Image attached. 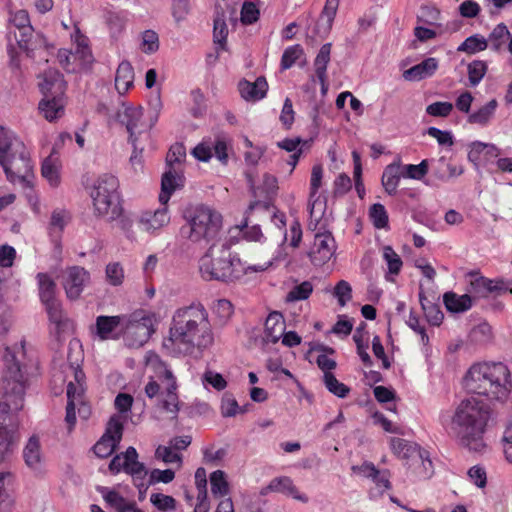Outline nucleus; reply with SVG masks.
Returning <instances> with one entry per match:
<instances>
[{"label": "nucleus", "mask_w": 512, "mask_h": 512, "mask_svg": "<svg viewBox=\"0 0 512 512\" xmlns=\"http://www.w3.org/2000/svg\"><path fill=\"white\" fill-rule=\"evenodd\" d=\"M323 382L327 390L339 398H345L350 392V388L339 382L333 373H325Z\"/></svg>", "instance_id": "nucleus-44"}, {"label": "nucleus", "mask_w": 512, "mask_h": 512, "mask_svg": "<svg viewBox=\"0 0 512 512\" xmlns=\"http://www.w3.org/2000/svg\"><path fill=\"white\" fill-rule=\"evenodd\" d=\"M123 320H125L124 315L98 316L95 323L96 335L101 340L117 339L116 331L119 327L122 329Z\"/></svg>", "instance_id": "nucleus-20"}, {"label": "nucleus", "mask_w": 512, "mask_h": 512, "mask_svg": "<svg viewBox=\"0 0 512 512\" xmlns=\"http://www.w3.org/2000/svg\"><path fill=\"white\" fill-rule=\"evenodd\" d=\"M438 69V60L430 57L424 59L421 63L412 66L403 72V77L407 81H420L431 77Z\"/></svg>", "instance_id": "nucleus-24"}, {"label": "nucleus", "mask_w": 512, "mask_h": 512, "mask_svg": "<svg viewBox=\"0 0 512 512\" xmlns=\"http://www.w3.org/2000/svg\"><path fill=\"white\" fill-rule=\"evenodd\" d=\"M390 446L394 454L407 461L422 462L425 465L424 454L426 451L413 442L402 438H391Z\"/></svg>", "instance_id": "nucleus-17"}, {"label": "nucleus", "mask_w": 512, "mask_h": 512, "mask_svg": "<svg viewBox=\"0 0 512 512\" xmlns=\"http://www.w3.org/2000/svg\"><path fill=\"white\" fill-rule=\"evenodd\" d=\"M24 356L23 344L6 347L3 355L4 368L0 379V462L12 456L19 441L17 414L24 406L28 385L21 366Z\"/></svg>", "instance_id": "nucleus-1"}, {"label": "nucleus", "mask_w": 512, "mask_h": 512, "mask_svg": "<svg viewBox=\"0 0 512 512\" xmlns=\"http://www.w3.org/2000/svg\"><path fill=\"white\" fill-rule=\"evenodd\" d=\"M383 259L387 263L390 274H399L403 262L391 246H385L383 248Z\"/></svg>", "instance_id": "nucleus-50"}, {"label": "nucleus", "mask_w": 512, "mask_h": 512, "mask_svg": "<svg viewBox=\"0 0 512 512\" xmlns=\"http://www.w3.org/2000/svg\"><path fill=\"white\" fill-rule=\"evenodd\" d=\"M66 394L68 401L66 406L65 421L68 424L69 431H71L76 423L75 406L77 403L81 402V389H76L74 388L73 383H68Z\"/></svg>", "instance_id": "nucleus-35"}, {"label": "nucleus", "mask_w": 512, "mask_h": 512, "mask_svg": "<svg viewBox=\"0 0 512 512\" xmlns=\"http://www.w3.org/2000/svg\"><path fill=\"white\" fill-rule=\"evenodd\" d=\"M59 64L67 72H77V65L73 61L72 50L60 49L57 54Z\"/></svg>", "instance_id": "nucleus-60"}, {"label": "nucleus", "mask_w": 512, "mask_h": 512, "mask_svg": "<svg viewBox=\"0 0 512 512\" xmlns=\"http://www.w3.org/2000/svg\"><path fill=\"white\" fill-rule=\"evenodd\" d=\"M228 35V28L223 17H216L214 19L213 36L214 42L222 49L225 48L226 38Z\"/></svg>", "instance_id": "nucleus-54"}, {"label": "nucleus", "mask_w": 512, "mask_h": 512, "mask_svg": "<svg viewBox=\"0 0 512 512\" xmlns=\"http://www.w3.org/2000/svg\"><path fill=\"white\" fill-rule=\"evenodd\" d=\"M122 435L123 423L120 416L114 415L107 423L105 433L93 447L95 455L99 458H106L110 456L120 443Z\"/></svg>", "instance_id": "nucleus-13"}, {"label": "nucleus", "mask_w": 512, "mask_h": 512, "mask_svg": "<svg viewBox=\"0 0 512 512\" xmlns=\"http://www.w3.org/2000/svg\"><path fill=\"white\" fill-rule=\"evenodd\" d=\"M73 61L77 65V71L91 67L94 58L87 44V39L80 35L76 37V47L72 51Z\"/></svg>", "instance_id": "nucleus-29"}, {"label": "nucleus", "mask_w": 512, "mask_h": 512, "mask_svg": "<svg viewBox=\"0 0 512 512\" xmlns=\"http://www.w3.org/2000/svg\"><path fill=\"white\" fill-rule=\"evenodd\" d=\"M510 36V33L505 24H498L490 33L488 37V45L494 51H500L504 44L506 43L507 38Z\"/></svg>", "instance_id": "nucleus-42"}, {"label": "nucleus", "mask_w": 512, "mask_h": 512, "mask_svg": "<svg viewBox=\"0 0 512 512\" xmlns=\"http://www.w3.org/2000/svg\"><path fill=\"white\" fill-rule=\"evenodd\" d=\"M163 103L159 92L152 94L148 101V118L146 127H154L158 122Z\"/></svg>", "instance_id": "nucleus-45"}, {"label": "nucleus", "mask_w": 512, "mask_h": 512, "mask_svg": "<svg viewBox=\"0 0 512 512\" xmlns=\"http://www.w3.org/2000/svg\"><path fill=\"white\" fill-rule=\"evenodd\" d=\"M214 342L209 313L201 303H192L178 308L172 317L169 336L163 347L170 353L192 354L195 349L203 351Z\"/></svg>", "instance_id": "nucleus-2"}, {"label": "nucleus", "mask_w": 512, "mask_h": 512, "mask_svg": "<svg viewBox=\"0 0 512 512\" xmlns=\"http://www.w3.org/2000/svg\"><path fill=\"white\" fill-rule=\"evenodd\" d=\"M143 108L138 107H124L117 113L118 121L124 125L129 133V142L132 144L136 143V134L151 130L153 127H146L147 120L143 121Z\"/></svg>", "instance_id": "nucleus-15"}, {"label": "nucleus", "mask_w": 512, "mask_h": 512, "mask_svg": "<svg viewBox=\"0 0 512 512\" xmlns=\"http://www.w3.org/2000/svg\"><path fill=\"white\" fill-rule=\"evenodd\" d=\"M303 53V48L299 44L287 47L281 57L282 70L291 68Z\"/></svg>", "instance_id": "nucleus-48"}, {"label": "nucleus", "mask_w": 512, "mask_h": 512, "mask_svg": "<svg viewBox=\"0 0 512 512\" xmlns=\"http://www.w3.org/2000/svg\"><path fill=\"white\" fill-rule=\"evenodd\" d=\"M285 331V320L280 312H271L265 321L263 340L266 343H277Z\"/></svg>", "instance_id": "nucleus-22"}, {"label": "nucleus", "mask_w": 512, "mask_h": 512, "mask_svg": "<svg viewBox=\"0 0 512 512\" xmlns=\"http://www.w3.org/2000/svg\"><path fill=\"white\" fill-rule=\"evenodd\" d=\"M119 181L111 174H103L95 181L90 196L97 215L112 221L121 215L118 193Z\"/></svg>", "instance_id": "nucleus-8"}, {"label": "nucleus", "mask_w": 512, "mask_h": 512, "mask_svg": "<svg viewBox=\"0 0 512 512\" xmlns=\"http://www.w3.org/2000/svg\"><path fill=\"white\" fill-rule=\"evenodd\" d=\"M490 418V407L474 397L457 406L451 421V430L461 445L480 452L485 447L483 434Z\"/></svg>", "instance_id": "nucleus-3"}, {"label": "nucleus", "mask_w": 512, "mask_h": 512, "mask_svg": "<svg viewBox=\"0 0 512 512\" xmlns=\"http://www.w3.org/2000/svg\"><path fill=\"white\" fill-rule=\"evenodd\" d=\"M134 69L130 62L122 61L116 71L115 88L119 94H125L133 86Z\"/></svg>", "instance_id": "nucleus-31"}, {"label": "nucleus", "mask_w": 512, "mask_h": 512, "mask_svg": "<svg viewBox=\"0 0 512 512\" xmlns=\"http://www.w3.org/2000/svg\"><path fill=\"white\" fill-rule=\"evenodd\" d=\"M488 47V40L480 34L469 36L457 48L459 52H466L468 54H475L484 51Z\"/></svg>", "instance_id": "nucleus-40"}, {"label": "nucleus", "mask_w": 512, "mask_h": 512, "mask_svg": "<svg viewBox=\"0 0 512 512\" xmlns=\"http://www.w3.org/2000/svg\"><path fill=\"white\" fill-rule=\"evenodd\" d=\"M186 155L185 148L181 144L173 145L167 154L166 164L172 167L175 163H180Z\"/></svg>", "instance_id": "nucleus-64"}, {"label": "nucleus", "mask_w": 512, "mask_h": 512, "mask_svg": "<svg viewBox=\"0 0 512 512\" xmlns=\"http://www.w3.org/2000/svg\"><path fill=\"white\" fill-rule=\"evenodd\" d=\"M60 160L54 151L46 157L41 165V174L51 187H58L60 184Z\"/></svg>", "instance_id": "nucleus-28"}, {"label": "nucleus", "mask_w": 512, "mask_h": 512, "mask_svg": "<svg viewBox=\"0 0 512 512\" xmlns=\"http://www.w3.org/2000/svg\"><path fill=\"white\" fill-rule=\"evenodd\" d=\"M142 46L145 53H153L159 48L158 35L152 30H146L142 35Z\"/></svg>", "instance_id": "nucleus-61"}, {"label": "nucleus", "mask_w": 512, "mask_h": 512, "mask_svg": "<svg viewBox=\"0 0 512 512\" xmlns=\"http://www.w3.org/2000/svg\"><path fill=\"white\" fill-rule=\"evenodd\" d=\"M270 491L279 492L291 496L295 500L307 503L309 498L306 494L299 492L293 481L289 477H277L268 484Z\"/></svg>", "instance_id": "nucleus-26"}, {"label": "nucleus", "mask_w": 512, "mask_h": 512, "mask_svg": "<svg viewBox=\"0 0 512 512\" xmlns=\"http://www.w3.org/2000/svg\"><path fill=\"white\" fill-rule=\"evenodd\" d=\"M180 180V176L172 169V167H169V170L163 174L161 180V192L159 194V201L161 204H167L172 193L180 185Z\"/></svg>", "instance_id": "nucleus-32"}, {"label": "nucleus", "mask_w": 512, "mask_h": 512, "mask_svg": "<svg viewBox=\"0 0 512 512\" xmlns=\"http://www.w3.org/2000/svg\"><path fill=\"white\" fill-rule=\"evenodd\" d=\"M443 302L446 309L450 312H465L472 306V298L468 294L458 296L454 292H446L443 295Z\"/></svg>", "instance_id": "nucleus-33"}, {"label": "nucleus", "mask_w": 512, "mask_h": 512, "mask_svg": "<svg viewBox=\"0 0 512 512\" xmlns=\"http://www.w3.org/2000/svg\"><path fill=\"white\" fill-rule=\"evenodd\" d=\"M150 502L160 511L168 512L176 509V500L169 495L162 493H153L150 496Z\"/></svg>", "instance_id": "nucleus-51"}, {"label": "nucleus", "mask_w": 512, "mask_h": 512, "mask_svg": "<svg viewBox=\"0 0 512 512\" xmlns=\"http://www.w3.org/2000/svg\"><path fill=\"white\" fill-rule=\"evenodd\" d=\"M330 53H331V43H326L321 46L315 60H314V68L316 77L318 78L320 83L324 84V81L327 79V66L330 62Z\"/></svg>", "instance_id": "nucleus-38"}, {"label": "nucleus", "mask_w": 512, "mask_h": 512, "mask_svg": "<svg viewBox=\"0 0 512 512\" xmlns=\"http://www.w3.org/2000/svg\"><path fill=\"white\" fill-rule=\"evenodd\" d=\"M498 107L496 99L490 100L484 106L480 107L477 111L473 112L468 117V122L471 124H478L485 126L494 117L495 111Z\"/></svg>", "instance_id": "nucleus-36"}, {"label": "nucleus", "mask_w": 512, "mask_h": 512, "mask_svg": "<svg viewBox=\"0 0 512 512\" xmlns=\"http://www.w3.org/2000/svg\"><path fill=\"white\" fill-rule=\"evenodd\" d=\"M419 301L427 321L434 326H439L444 318L440 306L430 301L422 292L419 293Z\"/></svg>", "instance_id": "nucleus-37"}, {"label": "nucleus", "mask_w": 512, "mask_h": 512, "mask_svg": "<svg viewBox=\"0 0 512 512\" xmlns=\"http://www.w3.org/2000/svg\"><path fill=\"white\" fill-rule=\"evenodd\" d=\"M163 382L166 385L165 392L159 396L158 406L175 419L180 410V401L177 395V383L171 370L165 368L163 372Z\"/></svg>", "instance_id": "nucleus-16"}, {"label": "nucleus", "mask_w": 512, "mask_h": 512, "mask_svg": "<svg viewBox=\"0 0 512 512\" xmlns=\"http://www.w3.org/2000/svg\"><path fill=\"white\" fill-rule=\"evenodd\" d=\"M245 410L240 409L236 399L229 395H225L221 402V414L224 417H233L238 412L243 413Z\"/></svg>", "instance_id": "nucleus-59"}, {"label": "nucleus", "mask_w": 512, "mask_h": 512, "mask_svg": "<svg viewBox=\"0 0 512 512\" xmlns=\"http://www.w3.org/2000/svg\"><path fill=\"white\" fill-rule=\"evenodd\" d=\"M401 169L402 177L421 180L428 172V160H422L418 165L407 164Z\"/></svg>", "instance_id": "nucleus-47"}, {"label": "nucleus", "mask_w": 512, "mask_h": 512, "mask_svg": "<svg viewBox=\"0 0 512 512\" xmlns=\"http://www.w3.org/2000/svg\"><path fill=\"white\" fill-rule=\"evenodd\" d=\"M336 242L331 232L316 233L308 256L314 266H323L336 252Z\"/></svg>", "instance_id": "nucleus-14"}, {"label": "nucleus", "mask_w": 512, "mask_h": 512, "mask_svg": "<svg viewBox=\"0 0 512 512\" xmlns=\"http://www.w3.org/2000/svg\"><path fill=\"white\" fill-rule=\"evenodd\" d=\"M468 392L504 401L511 391L510 371L501 362L473 365L465 377Z\"/></svg>", "instance_id": "nucleus-4"}, {"label": "nucleus", "mask_w": 512, "mask_h": 512, "mask_svg": "<svg viewBox=\"0 0 512 512\" xmlns=\"http://www.w3.org/2000/svg\"><path fill=\"white\" fill-rule=\"evenodd\" d=\"M89 283L90 273L84 267L69 266L61 273V285L66 297L71 301L78 300Z\"/></svg>", "instance_id": "nucleus-12"}, {"label": "nucleus", "mask_w": 512, "mask_h": 512, "mask_svg": "<svg viewBox=\"0 0 512 512\" xmlns=\"http://www.w3.org/2000/svg\"><path fill=\"white\" fill-rule=\"evenodd\" d=\"M0 165L11 183H25L33 173L29 149L13 131L3 126H0Z\"/></svg>", "instance_id": "nucleus-5"}, {"label": "nucleus", "mask_w": 512, "mask_h": 512, "mask_svg": "<svg viewBox=\"0 0 512 512\" xmlns=\"http://www.w3.org/2000/svg\"><path fill=\"white\" fill-rule=\"evenodd\" d=\"M313 291V286L309 281H304L296 285L287 295L290 301H299L307 299Z\"/></svg>", "instance_id": "nucleus-55"}, {"label": "nucleus", "mask_w": 512, "mask_h": 512, "mask_svg": "<svg viewBox=\"0 0 512 512\" xmlns=\"http://www.w3.org/2000/svg\"><path fill=\"white\" fill-rule=\"evenodd\" d=\"M400 160H397L384 169L382 174V185L385 191L389 195H395L397 192V187L400 182V178L402 177V171Z\"/></svg>", "instance_id": "nucleus-30"}, {"label": "nucleus", "mask_w": 512, "mask_h": 512, "mask_svg": "<svg viewBox=\"0 0 512 512\" xmlns=\"http://www.w3.org/2000/svg\"><path fill=\"white\" fill-rule=\"evenodd\" d=\"M334 296L338 299L340 306H345L352 298L351 285L345 280L339 281L334 288Z\"/></svg>", "instance_id": "nucleus-57"}, {"label": "nucleus", "mask_w": 512, "mask_h": 512, "mask_svg": "<svg viewBox=\"0 0 512 512\" xmlns=\"http://www.w3.org/2000/svg\"><path fill=\"white\" fill-rule=\"evenodd\" d=\"M487 71L484 61L474 60L468 65V78L471 86H476L483 79Z\"/></svg>", "instance_id": "nucleus-49"}, {"label": "nucleus", "mask_w": 512, "mask_h": 512, "mask_svg": "<svg viewBox=\"0 0 512 512\" xmlns=\"http://www.w3.org/2000/svg\"><path fill=\"white\" fill-rule=\"evenodd\" d=\"M211 491L214 496H225L229 492V485L222 470H216L210 475Z\"/></svg>", "instance_id": "nucleus-43"}, {"label": "nucleus", "mask_w": 512, "mask_h": 512, "mask_svg": "<svg viewBox=\"0 0 512 512\" xmlns=\"http://www.w3.org/2000/svg\"><path fill=\"white\" fill-rule=\"evenodd\" d=\"M214 313L221 323H226L233 314V305L229 300L220 299L214 306Z\"/></svg>", "instance_id": "nucleus-56"}, {"label": "nucleus", "mask_w": 512, "mask_h": 512, "mask_svg": "<svg viewBox=\"0 0 512 512\" xmlns=\"http://www.w3.org/2000/svg\"><path fill=\"white\" fill-rule=\"evenodd\" d=\"M239 228L240 231L242 232L243 238L247 241L262 243L265 240V236L262 233L260 226H249L247 224V219H245L244 223L241 226H239Z\"/></svg>", "instance_id": "nucleus-53"}, {"label": "nucleus", "mask_w": 512, "mask_h": 512, "mask_svg": "<svg viewBox=\"0 0 512 512\" xmlns=\"http://www.w3.org/2000/svg\"><path fill=\"white\" fill-rule=\"evenodd\" d=\"M8 22L9 33L14 34V38L21 50L28 53L46 45V40L42 34H34V29L26 10L11 11Z\"/></svg>", "instance_id": "nucleus-9"}, {"label": "nucleus", "mask_w": 512, "mask_h": 512, "mask_svg": "<svg viewBox=\"0 0 512 512\" xmlns=\"http://www.w3.org/2000/svg\"><path fill=\"white\" fill-rule=\"evenodd\" d=\"M241 97L247 101L261 100L266 96L268 83L264 77H258L254 82L242 80L238 85Z\"/></svg>", "instance_id": "nucleus-21"}, {"label": "nucleus", "mask_w": 512, "mask_h": 512, "mask_svg": "<svg viewBox=\"0 0 512 512\" xmlns=\"http://www.w3.org/2000/svg\"><path fill=\"white\" fill-rule=\"evenodd\" d=\"M124 317L122 333L126 345L132 348L143 346L154 332L152 316L144 310H136Z\"/></svg>", "instance_id": "nucleus-10"}, {"label": "nucleus", "mask_w": 512, "mask_h": 512, "mask_svg": "<svg viewBox=\"0 0 512 512\" xmlns=\"http://www.w3.org/2000/svg\"><path fill=\"white\" fill-rule=\"evenodd\" d=\"M369 217L377 229H384L388 226V214L384 205L380 203L373 204L369 209Z\"/></svg>", "instance_id": "nucleus-46"}, {"label": "nucleus", "mask_w": 512, "mask_h": 512, "mask_svg": "<svg viewBox=\"0 0 512 512\" xmlns=\"http://www.w3.org/2000/svg\"><path fill=\"white\" fill-rule=\"evenodd\" d=\"M183 217L186 222L180 228V235L193 243L214 239L222 226L221 214L204 204L188 206Z\"/></svg>", "instance_id": "nucleus-6"}, {"label": "nucleus", "mask_w": 512, "mask_h": 512, "mask_svg": "<svg viewBox=\"0 0 512 512\" xmlns=\"http://www.w3.org/2000/svg\"><path fill=\"white\" fill-rule=\"evenodd\" d=\"M38 284V293L41 303L49 315V319L55 323L60 324L63 319L61 303L56 297V283L47 273H38L36 275Z\"/></svg>", "instance_id": "nucleus-11"}, {"label": "nucleus", "mask_w": 512, "mask_h": 512, "mask_svg": "<svg viewBox=\"0 0 512 512\" xmlns=\"http://www.w3.org/2000/svg\"><path fill=\"white\" fill-rule=\"evenodd\" d=\"M340 0H326L325 6L317 23V32L328 34L332 28Z\"/></svg>", "instance_id": "nucleus-34"}, {"label": "nucleus", "mask_w": 512, "mask_h": 512, "mask_svg": "<svg viewBox=\"0 0 512 512\" xmlns=\"http://www.w3.org/2000/svg\"><path fill=\"white\" fill-rule=\"evenodd\" d=\"M468 276L470 278L468 292L477 297H486L491 292L502 290L498 283L480 276L477 272H470Z\"/></svg>", "instance_id": "nucleus-27"}, {"label": "nucleus", "mask_w": 512, "mask_h": 512, "mask_svg": "<svg viewBox=\"0 0 512 512\" xmlns=\"http://www.w3.org/2000/svg\"><path fill=\"white\" fill-rule=\"evenodd\" d=\"M169 221L168 208L164 205L155 211L142 212L138 218V226L142 231L153 233L167 225Z\"/></svg>", "instance_id": "nucleus-18"}, {"label": "nucleus", "mask_w": 512, "mask_h": 512, "mask_svg": "<svg viewBox=\"0 0 512 512\" xmlns=\"http://www.w3.org/2000/svg\"><path fill=\"white\" fill-rule=\"evenodd\" d=\"M38 109L49 122L62 117L64 114L63 96L43 97L39 102Z\"/></svg>", "instance_id": "nucleus-25"}, {"label": "nucleus", "mask_w": 512, "mask_h": 512, "mask_svg": "<svg viewBox=\"0 0 512 512\" xmlns=\"http://www.w3.org/2000/svg\"><path fill=\"white\" fill-rule=\"evenodd\" d=\"M199 271L207 281H232L241 277L245 268L240 258L233 254L229 247L222 245L220 249L210 248L199 260Z\"/></svg>", "instance_id": "nucleus-7"}, {"label": "nucleus", "mask_w": 512, "mask_h": 512, "mask_svg": "<svg viewBox=\"0 0 512 512\" xmlns=\"http://www.w3.org/2000/svg\"><path fill=\"white\" fill-rule=\"evenodd\" d=\"M106 280L110 285L119 286L124 280V270L119 262L107 264L105 269Z\"/></svg>", "instance_id": "nucleus-52"}, {"label": "nucleus", "mask_w": 512, "mask_h": 512, "mask_svg": "<svg viewBox=\"0 0 512 512\" xmlns=\"http://www.w3.org/2000/svg\"><path fill=\"white\" fill-rule=\"evenodd\" d=\"M39 88L44 97L63 96L66 83L63 75L53 69L44 72L43 80L39 83Z\"/></svg>", "instance_id": "nucleus-19"}, {"label": "nucleus", "mask_w": 512, "mask_h": 512, "mask_svg": "<svg viewBox=\"0 0 512 512\" xmlns=\"http://www.w3.org/2000/svg\"><path fill=\"white\" fill-rule=\"evenodd\" d=\"M323 168L320 164L314 165L311 171L310 179V195H309V208L311 216L314 213L315 206L318 203L317 193L322 184Z\"/></svg>", "instance_id": "nucleus-39"}, {"label": "nucleus", "mask_w": 512, "mask_h": 512, "mask_svg": "<svg viewBox=\"0 0 512 512\" xmlns=\"http://www.w3.org/2000/svg\"><path fill=\"white\" fill-rule=\"evenodd\" d=\"M453 110L450 102H434L426 107V113L434 117H447Z\"/></svg>", "instance_id": "nucleus-58"}, {"label": "nucleus", "mask_w": 512, "mask_h": 512, "mask_svg": "<svg viewBox=\"0 0 512 512\" xmlns=\"http://www.w3.org/2000/svg\"><path fill=\"white\" fill-rule=\"evenodd\" d=\"M23 458L25 464L36 472H41L44 465V460L41 452L40 442L36 436L29 438L23 450Z\"/></svg>", "instance_id": "nucleus-23"}, {"label": "nucleus", "mask_w": 512, "mask_h": 512, "mask_svg": "<svg viewBox=\"0 0 512 512\" xmlns=\"http://www.w3.org/2000/svg\"><path fill=\"white\" fill-rule=\"evenodd\" d=\"M175 478V472L172 469H166V470H160V469H153L150 472V484L155 483H170Z\"/></svg>", "instance_id": "nucleus-63"}, {"label": "nucleus", "mask_w": 512, "mask_h": 512, "mask_svg": "<svg viewBox=\"0 0 512 512\" xmlns=\"http://www.w3.org/2000/svg\"><path fill=\"white\" fill-rule=\"evenodd\" d=\"M190 11V0H173L172 16L176 22L182 21Z\"/></svg>", "instance_id": "nucleus-62"}, {"label": "nucleus", "mask_w": 512, "mask_h": 512, "mask_svg": "<svg viewBox=\"0 0 512 512\" xmlns=\"http://www.w3.org/2000/svg\"><path fill=\"white\" fill-rule=\"evenodd\" d=\"M260 0H245L241 8V22L244 25H251L258 21Z\"/></svg>", "instance_id": "nucleus-41"}]
</instances>
